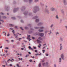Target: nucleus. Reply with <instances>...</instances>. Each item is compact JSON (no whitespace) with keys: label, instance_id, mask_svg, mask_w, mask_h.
Returning <instances> with one entry per match:
<instances>
[{"label":"nucleus","instance_id":"37998d69","mask_svg":"<svg viewBox=\"0 0 67 67\" xmlns=\"http://www.w3.org/2000/svg\"><path fill=\"white\" fill-rule=\"evenodd\" d=\"M29 61H30V62H32V60H29Z\"/></svg>","mask_w":67,"mask_h":67},{"label":"nucleus","instance_id":"4d7b16f0","mask_svg":"<svg viewBox=\"0 0 67 67\" xmlns=\"http://www.w3.org/2000/svg\"><path fill=\"white\" fill-rule=\"evenodd\" d=\"M15 29H17V26H15Z\"/></svg>","mask_w":67,"mask_h":67},{"label":"nucleus","instance_id":"5fc2aeb1","mask_svg":"<svg viewBox=\"0 0 67 67\" xmlns=\"http://www.w3.org/2000/svg\"><path fill=\"white\" fill-rule=\"evenodd\" d=\"M35 2H37V1H38V0H35Z\"/></svg>","mask_w":67,"mask_h":67},{"label":"nucleus","instance_id":"7ed1b4c3","mask_svg":"<svg viewBox=\"0 0 67 67\" xmlns=\"http://www.w3.org/2000/svg\"><path fill=\"white\" fill-rule=\"evenodd\" d=\"M51 11H54V10H55V9L53 8H51Z\"/></svg>","mask_w":67,"mask_h":67},{"label":"nucleus","instance_id":"dca6fc26","mask_svg":"<svg viewBox=\"0 0 67 67\" xmlns=\"http://www.w3.org/2000/svg\"><path fill=\"white\" fill-rule=\"evenodd\" d=\"M16 65L17 67H20V66H19V64H16Z\"/></svg>","mask_w":67,"mask_h":67},{"label":"nucleus","instance_id":"9b49d317","mask_svg":"<svg viewBox=\"0 0 67 67\" xmlns=\"http://www.w3.org/2000/svg\"><path fill=\"white\" fill-rule=\"evenodd\" d=\"M39 29H44V27H41L39 28Z\"/></svg>","mask_w":67,"mask_h":67},{"label":"nucleus","instance_id":"09e8293b","mask_svg":"<svg viewBox=\"0 0 67 67\" xmlns=\"http://www.w3.org/2000/svg\"><path fill=\"white\" fill-rule=\"evenodd\" d=\"M50 33H49L48 34H49V35L51 34L52 33V32H51V31L50 32Z\"/></svg>","mask_w":67,"mask_h":67},{"label":"nucleus","instance_id":"bb28decb","mask_svg":"<svg viewBox=\"0 0 67 67\" xmlns=\"http://www.w3.org/2000/svg\"><path fill=\"white\" fill-rule=\"evenodd\" d=\"M59 60H60L59 62H61V58H60L59 59Z\"/></svg>","mask_w":67,"mask_h":67},{"label":"nucleus","instance_id":"69168bd1","mask_svg":"<svg viewBox=\"0 0 67 67\" xmlns=\"http://www.w3.org/2000/svg\"><path fill=\"white\" fill-rule=\"evenodd\" d=\"M20 55V54H19V53H18L17 54V55Z\"/></svg>","mask_w":67,"mask_h":67},{"label":"nucleus","instance_id":"423d86ee","mask_svg":"<svg viewBox=\"0 0 67 67\" xmlns=\"http://www.w3.org/2000/svg\"><path fill=\"white\" fill-rule=\"evenodd\" d=\"M14 36H15V38H17L18 37V35L17 34H14Z\"/></svg>","mask_w":67,"mask_h":67},{"label":"nucleus","instance_id":"79ce46f5","mask_svg":"<svg viewBox=\"0 0 67 67\" xmlns=\"http://www.w3.org/2000/svg\"><path fill=\"white\" fill-rule=\"evenodd\" d=\"M19 60H22V58H21V59H20V58H19Z\"/></svg>","mask_w":67,"mask_h":67},{"label":"nucleus","instance_id":"7c9ffc66","mask_svg":"<svg viewBox=\"0 0 67 67\" xmlns=\"http://www.w3.org/2000/svg\"><path fill=\"white\" fill-rule=\"evenodd\" d=\"M9 61H11V60L10 59H9V60L7 61V62H9Z\"/></svg>","mask_w":67,"mask_h":67},{"label":"nucleus","instance_id":"a878e982","mask_svg":"<svg viewBox=\"0 0 67 67\" xmlns=\"http://www.w3.org/2000/svg\"><path fill=\"white\" fill-rule=\"evenodd\" d=\"M5 18H6V17L5 16H3V19H5Z\"/></svg>","mask_w":67,"mask_h":67},{"label":"nucleus","instance_id":"4468645a","mask_svg":"<svg viewBox=\"0 0 67 67\" xmlns=\"http://www.w3.org/2000/svg\"><path fill=\"white\" fill-rule=\"evenodd\" d=\"M1 18V16H0V18ZM0 21H2L3 23V20H1V19L0 18Z\"/></svg>","mask_w":67,"mask_h":67},{"label":"nucleus","instance_id":"6e6552de","mask_svg":"<svg viewBox=\"0 0 67 67\" xmlns=\"http://www.w3.org/2000/svg\"><path fill=\"white\" fill-rule=\"evenodd\" d=\"M36 22H38V21H39V19H36V20L35 21Z\"/></svg>","mask_w":67,"mask_h":67},{"label":"nucleus","instance_id":"20e7f679","mask_svg":"<svg viewBox=\"0 0 67 67\" xmlns=\"http://www.w3.org/2000/svg\"><path fill=\"white\" fill-rule=\"evenodd\" d=\"M39 31L40 32H43V30H39Z\"/></svg>","mask_w":67,"mask_h":67},{"label":"nucleus","instance_id":"864d4df0","mask_svg":"<svg viewBox=\"0 0 67 67\" xmlns=\"http://www.w3.org/2000/svg\"><path fill=\"white\" fill-rule=\"evenodd\" d=\"M35 52H37V51L36 50H35Z\"/></svg>","mask_w":67,"mask_h":67},{"label":"nucleus","instance_id":"338daca9","mask_svg":"<svg viewBox=\"0 0 67 67\" xmlns=\"http://www.w3.org/2000/svg\"><path fill=\"white\" fill-rule=\"evenodd\" d=\"M13 12H16L15 10H14L13 11Z\"/></svg>","mask_w":67,"mask_h":67},{"label":"nucleus","instance_id":"49530a36","mask_svg":"<svg viewBox=\"0 0 67 67\" xmlns=\"http://www.w3.org/2000/svg\"><path fill=\"white\" fill-rule=\"evenodd\" d=\"M5 49H9V48L8 47H6L5 48Z\"/></svg>","mask_w":67,"mask_h":67},{"label":"nucleus","instance_id":"412c9836","mask_svg":"<svg viewBox=\"0 0 67 67\" xmlns=\"http://www.w3.org/2000/svg\"><path fill=\"white\" fill-rule=\"evenodd\" d=\"M35 29H39V28H38V27H35Z\"/></svg>","mask_w":67,"mask_h":67},{"label":"nucleus","instance_id":"3c124183","mask_svg":"<svg viewBox=\"0 0 67 67\" xmlns=\"http://www.w3.org/2000/svg\"><path fill=\"white\" fill-rule=\"evenodd\" d=\"M53 25H52L51 26V27H53Z\"/></svg>","mask_w":67,"mask_h":67},{"label":"nucleus","instance_id":"4c0bfd02","mask_svg":"<svg viewBox=\"0 0 67 67\" xmlns=\"http://www.w3.org/2000/svg\"><path fill=\"white\" fill-rule=\"evenodd\" d=\"M13 61H14V59H12V60H11V61L12 62H13Z\"/></svg>","mask_w":67,"mask_h":67},{"label":"nucleus","instance_id":"0e129e2a","mask_svg":"<svg viewBox=\"0 0 67 67\" xmlns=\"http://www.w3.org/2000/svg\"><path fill=\"white\" fill-rule=\"evenodd\" d=\"M9 35H10V34H8V35H7V36H9Z\"/></svg>","mask_w":67,"mask_h":67},{"label":"nucleus","instance_id":"cd10ccee","mask_svg":"<svg viewBox=\"0 0 67 67\" xmlns=\"http://www.w3.org/2000/svg\"><path fill=\"white\" fill-rule=\"evenodd\" d=\"M29 55H26V56H25V57H27L29 56Z\"/></svg>","mask_w":67,"mask_h":67},{"label":"nucleus","instance_id":"b1692460","mask_svg":"<svg viewBox=\"0 0 67 67\" xmlns=\"http://www.w3.org/2000/svg\"><path fill=\"white\" fill-rule=\"evenodd\" d=\"M11 42H12V43H13V42H14V41L13 40H12L11 41Z\"/></svg>","mask_w":67,"mask_h":67},{"label":"nucleus","instance_id":"680f3d73","mask_svg":"<svg viewBox=\"0 0 67 67\" xmlns=\"http://www.w3.org/2000/svg\"><path fill=\"white\" fill-rule=\"evenodd\" d=\"M10 30H13V28H10Z\"/></svg>","mask_w":67,"mask_h":67},{"label":"nucleus","instance_id":"c03bdc74","mask_svg":"<svg viewBox=\"0 0 67 67\" xmlns=\"http://www.w3.org/2000/svg\"><path fill=\"white\" fill-rule=\"evenodd\" d=\"M38 47L39 48H40L41 46H38Z\"/></svg>","mask_w":67,"mask_h":67},{"label":"nucleus","instance_id":"6ab92c4d","mask_svg":"<svg viewBox=\"0 0 67 67\" xmlns=\"http://www.w3.org/2000/svg\"><path fill=\"white\" fill-rule=\"evenodd\" d=\"M56 19H59V17H58V15L56 16Z\"/></svg>","mask_w":67,"mask_h":67},{"label":"nucleus","instance_id":"a18cd8bd","mask_svg":"<svg viewBox=\"0 0 67 67\" xmlns=\"http://www.w3.org/2000/svg\"><path fill=\"white\" fill-rule=\"evenodd\" d=\"M25 29H27V27H25Z\"/></svg>","mask_w":67,"mask_h":67},{"label":"nucleus","instance_id":"c85d7f7f","mask_svg":"<svg viewBox=\"0 0 67 67\" xmlns=\"http://www.w3.org/2000/svg\"><path fill=\"white\" fill-rule=\"evenodd\" d=\"M41 63H40L39 65V67H41Z\"/></svg>","mask_w":67,"mask_h":67},{"label":"nucleus","instance_id":"0eeeda50","mask_svg":"<svg viewBox=\"0 0 67 67\" xmlns=\"http://www.w3.org/2000/svg\"><path fill=\"white\" fill-rule=\"evenodd\" d=\"M29 49H31V50H33V48H31L30 46H29Z\"/></svg>","mask_w":67,"mask_h":67},{"label":"nucleus","instance_id":"6e6d98bb","mask_svg":"<svg viewBox=\"0 0 67 67\" xmlns=\"http://www.w3.org/2000/svg\"><path fill=\"white\" fill-rule=\"evenodd\" d=\"M9 66H12V64H10V65H9Z\"/></svg>","mask_w":67,"mask_h":67},{"label":"nucleus","instance_id":"c9c22d12","mask_svg":"<svg viewBox=\"0 0 67 67\" xmlns=\"http://www.w3.org/2000/svg\"><path fill=\"white\" fill-rule=\"evenodd\" d=\"M2 66L3 67H5V65H2Z\"/></svg>","mask_w":67,"mask_h":67},{"label":"nucleus","instance_id":"2f4dec72","mask_svg":"<svg viewBox=\"0 0 67 67\" xmlns=\"http://www.w3.org/2000/svg\"><path fill=\"white\" fill-rule=\"evenodd\" d=\"M20 29H21V30H23V28H22V27H20Z\"/></svg>","mask_w":67,"mask_h":67},{"label":"nucleus","instance_id":"1a4fd4ad","mask_svg":"<svg viewBox=\"0 0 67 67\" xmlns=\"http://www.w3.org/2000/svg\"><path fill=\"white\" fill-rule=\"evenodd\" d=\"M38 39L40 40H43V39L41 37H39L38 38Z\"/></svg>","mask_w":67,"mask_h":67},{"label":"nucleus","instance_id":"f704fd0d","mask_svg":"<svg viewBox=\"0 0 67 67\" xmlns=\"http://www.w3.org/2000/svg\"><path fill=\"white\" fill-rule=\"evenodd\" d=\"M44 52H45V50H42V53H44Z\"/></svg>","mask_w":67,"mask_h":67},{"label":"nucleus","instance_id":"393cba45","mask_svg":"<svg viewBox=\"0 0 67 67\" xmlns=\"http://www.w3.org/2000/svg\"><path fill=\"white\" fill-rule=\"evenodd\" d=\"M38 17H37V16H36V17H34V19H36V18H38Z\"/></svg>","mask_w":67,"mask_h":67},{"label":"nucleus","instance_id":"e433bc0d","mask_svg":"<svg viewBox=\"0 0 67 67\" xmlns=\"http://www.w3.org/2000/svg\"><path fill=\"white\" fill-rule=\"evenodd\" d=\"M32 0H29V2H32Z\"/></svg>","mask_w":67,"mask_h":67},{"label":"nucleus","instance_id":"13d9d810","mask_svg":"<svg viewBox=\"0 0 67 67\" xmlns=\"http://www.w3.org/2000/svg\"><path fill=\"white\" fill-rule=\"evenodd\" d=\"M39 46H41V44H39Z\"/></svg>","mask_w":67,"mask_h":67},{"label":"nucleus","instance_id":"9d476101","mask_svg":"<svg viewBox=\"0 0 67 67\" xmlns=\"http://www.w3.org/2000/svg\"><path fill=\"white\" fill-rule=\"evenodd\" d=\"M42 23H40L38 24V25H42Z\"/></svg>","mask_w":67,"mask_h":67},{"label":"nucleus","instance_id":"f8f14e48","mask_svg":"<svg viewBox=\"0 0 67 67\" xmlns=\"http://www.w3.org/2000/svg\"><path fill=\"white\" fill-rule=\"evenodd\" d=\"M22 38H18L17 39V40H19V41H20V40H21Z\"/></svg>","mask_w":67,"mask_h":67},{"label":"nucleus","instance_id":"72a5a7b5","mask_svg":"<svg viewBox=\"0 0 67 67\" xmlns=\"http://www.w3.org/2000/svg\"><path fill=\"white\" fill-rule=\"evenodd\" d=\"M46 56H47L48 55V54H46Z\"/></svg>","mask_w":67,"mask_h":67},{"label":"nucleus","instance_id":"f257e3e1","mask_svg":"<svg viewBox=\"0 0 67 67\" xmlns=\"http://www.w3.org/2000/svg\"><path fill=\"white\" fill-rule=\"evenodd\" d=\"M39 35L40 36H41L42 37L44 36V34L43 33H40L39 34Z\"/></svg>","mask_w":67,"mask_h":67},{"label":"nucleus","instance_id":"052dcab7","mask_svg":"<svg viewBox=\"0 0 67 67\" xmlns=\"http://www.w3.org/2000/svg\"><path fill=\"white\" fill-rule=\"evenodd\" d=\"M46 45V43L45 44H44L43 45V46H45V45Z\"/></svg>","mask_w":67,"mask_h":67},{"label":"nucleus","instance_id":"774afa93","mask_svg":"<svg viewBox=\"0 0 67 67\" xmlns=\"http://www.w3.org/2000/svg\"><path fill=\"white\" fill-rule=\"evenodd\" d=\"M5 52H6V53H7V52H8V51H6Z\"/></svg>","mask_w":67,"mask_h":67},{"label":"nucleus","instance_id":"aec40b11","mask_svg":"<svg viewBox=\"0 0 67 67\" xmlns=\"http://www.w3.org/2000/svg\"><path fill=\"white\" fill-rule=\"evenodd\" d=\"M0 14H1V15H4V14L2 13H0Z\"/></svg>","mask_w":67,"mask_h":67},{"label":"nucleus","instance_id":"39448f33","mask_svg":"<svg viewBox=\"0 0 67 67\" xmlns=\"http://www.w3.org/2000/svg\"><path fill=\"white\" fill-rule=\"evenodd\" d=\"M30 35L28 36L27 37V39L28 40H29V39H30Z\"/></svg>","mask_w":67,"mask_h":67},{"label":"nucleus","instance_id":"e2e57ef3","mask_svg":"<svg viewBox=\"0 0 67 67\" xmlns=\"http://www.w3.org/2000/svg\"><path fill=\"white\" fill-rule=\"evenodd\" d=\"M29 54H31V53H30V52H28Z\"/></svg>","mask_w":67,"mask_h":67},{"label":"nucleus","instance_id":"bf43d9fd","mask_svg":"<svg viewBox=\"0 0 67 67\" xmlns=\"http://www.w3.org/2000/svg\"><path fill=\"white\" fill-rule=\"evenodd\" d=\"M21 49L22 50H23V49H24L23 48H21Z\"/></svg>","mask_w":67,"mask_h":67},{"label":"nucleus","instance_id":"ea45409f","mask_svg":"<svg viewBox=\"0 0 67 67\" xmlns=\"http://www.w3.org/2000/svg\"><path fill=\"white\" fill-rule=\"evenodd\" d=\"M21 22H22V23H23V21L22 20H21Z\"/></svg>","mask_w":67,"mask_h":67},{"label":"nucleus","instance_id":"f03ea898","mask_svg":"<svg viewBox=\"0 0 67 67\" xmlns=\"http://www.w3.org/2000/svg\"><path fill=\"white\" fill-rule=\"evenodd\" d=\"M61 58L63 59V60L64 59V55L63 54H62L61 55Z\"/></svg>","mask_w":67,"mask_h":67},{"label":"nucleus","instance_id":"4be33fe9","mask_svg":"<svg viewBox=\"0 0 67 67\" xmlns=\"http://www.w3.org/2000/svg\"><path fill=\"white\" fill-rule=\"evenodd\" d=\"M56 35H57V34H59V33L58 32H57L55 33Z\"/></svg>","mask_w":67,"mask_h":67},{"label":"nucleus","instance_id":"c756f323","mask_svg":"<svg viewBox=\"0 0 67 67\" xmlns=\"http://www.w3.org/2000/svg\"><path fill=\"white\" fill-rule=\"evenodd\" d=\"M63 2L64 3H65V0H63Z\"/></svg>","mask_w":67,"mask_h":67},{"label":"nucleus","instance_id":"58836bf2","mask_svg":"<svg viewBox=\"0 0 67 67\" xmlns=\"http://www.w3.org/2000/svg\"><path fill=\"white\" fill-rule=\"evenodd\" d=\"M45 63H43L42 64L43 66H44V65H45Z\"/></svg>","mask_w":67,"mask_h":67},{"label":"nucleus","instance_id":"2eb2a0df","mask_svg":"<svg viewBox=\"0 0 67 67\" xmlns=\"http://www.w3.org/2000/svg\"><path fill=\"white\" fill-rule=\"evenodd\" d=\"M60 40L61 41H63V38H62V37H60Z\"/></svg>","mask_w":67,"mask_h":67},{"label":"nucleus","instance_id":"473e14b6","mask_svg":"<svg viewBox=\"0 0 67 67\" xmlns=\"http://www.w3.org/2000/svg\"><path fill=\"white\" fill-rule=\"evenodd\" d=\"M12 32H13V34H14V30H13L12 31Z\"/></svg>","mask_w":67,"mask_h":67},{"label":"nucleus","instance_id":"f3484780","mask_svg":"<svg viewBox=\"0 0 67 67\" xmlns=\"http://www.w3.org/2000/svg\"><path fill=\"white\" fill-rule=\"evenodd\" d=\"M62 47H63V46H61L60 47V50H61V49H62Z\"/></svg>","mask_w":67,"mask_h":67},{"label":"nucleus","instance_id":"8fccbe9b","mask_svg":"<svg viewBox=\"0 0 67 67\" xmlns=\"http://www.w3.org/2000/svg\"><path fill=\"white\" fill-rule=\"evenodd\" d=\"M34 49H36V48L35 47H34Z\"/></svg>","mask_w":67,"mask_h":67},{"label":"nucleus","instance_id":"ddd939ff","mask_svg":"<svg viewBox=\"0 0 67 67\" xmlns=\"http://www.w3.org/2000/svg\"><path fill=\"white\" fill-rule=\"evenodd\" d=\"M37 41L38 43H41V41H40L39 40H37Z\"/></svg>","mask_w":67,"mask_h":67},{"label":"nucleus","instance_id":"a211bd4d","mask_svg":"<svg viewBox=\"0 0 67 67\" xmlns=\"http://www.w3.org/2000/svg\"><path fill=\"white\" fill-rule=\"evenodd\" d=\"M9 26H13V25L12 24H10L9 25Z\"/></svg>","mask_w":67,"mask_h":67},{"label":"nucleus","instance_id":"a19ab883","mask_svg":"<svg viewBox=\"0 0 67 67\" xmlns=\"http://www.w3.org/2000/svg\"><path fill=\"white\" fill-rule=\"evenodd\" d=\"M44 60H42V63H43V62H44Z\"/></svg>","mask_w":67,"mask_h":67},{"label":"nucleus","instance_id":"603ef678","mask_svg":"<svg viewBox=\"0 0 67 67\" xmlns=\"http://www.w3.org/2000/svg\"><path fill=\"white\" fill-rule=\"evenodd\" d=\"M32 39H33V40H34L35 38L34 37H32Z\"/></svg>","mask_w":67,"mask_h":67},{"label":"nucleus","instance_id":"5701e85b","mask_svg":"<svg viewBox=\"0 0 67 67\" xmlns=\"http://www.w3.org/2000/svg\"><path fill=\"white\" fill-rule=\"evenodd\" d=\"M12 19H15V18L14 17H12Z\"/></svg>","mask_w":67,"mask_h":67},{"label":"nucleus","instance_id":"de8ad7c7","mask_svg":"<svg viewBox=\"0 0 67 67\" xmlns=\"http://www.w3.org/2000/svg\"><path fill=\"white\" fill-rule=\"evenodd\" d=\"M38 54H35V55H36V56H37V55H38Z\"/></svg>","mask_w":67,"mask_h":67}]
</instances>
